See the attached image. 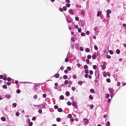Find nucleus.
Here are the masks:
<instances>
[{
  "label": "nucleus",
  "instance_id": "obj_1",
  "mask_svg": "<svg viewBox=\"0 0 126 126\" xmlns=\"http://www.w3.org/2000/svg\"><path fill=\"white\" fill-rule=\"evenodd\" d=\"M95 75L96 77V78L97 79H99V73L98 70H95Z\"/></svg>",
  "mask_w": 126,
  "mask_h": 126
},
{
  "label": "nucleus",
  "instance_id": "obj_2",
  "mask_svg": "<svg viewBox=\"0 0 126 126\" xmlns=\"http://www.w3.org/2000/svg\"><path fill=\"white\" fill-rule=\"evenodd\" d=\"M106 62H105L103 63V64L101 66L102 70H103L106 68Z\"/></svg>",
  "mask_w": 126,
  "mask_h": 126
},
{
  "label": "nucleus",
  "instance_id": "obj_3",
  "mask_svg": "<svg viewBox=\"0 0 126 126\" xmlns=\"http://www.w3.org/2000/svg\"><path fill=\"white\" fill-rule=\"evenodd\" d=\"M72 105L76 109H77L78 108V107L77 105V103L76 102L74 101H73L72 103Z\"/></svg>",
  "mask_w": 126,
  "mask_h": 126
},
{
  "label": "nucleus",
  "instance_id": "obj_4",
  "mask_svg": "<svg viewBox=\"0 0 126 126\" xmlns=\"http://www.w3.org/2000/svg\"><path fill=\"white\" fill-rule=\"evenodd\" d=\"M66 19L67 21V22L68 23H70L71 22V18L70 17L69 15L68 16L66 17Z\"/></svg>",
  "mask_w": 126,
  "mask_h": 126
},
{
  "label": "nucleus",
  "instance_id": "obj_5",
  "mask_svg": "<svg viewBox=\"0 0 126 126\" xmlns=\"http://www.w3.org/2000/svg\"><path fill=\"white\" fill-rule=\"evenodd\" d=\"M73 56V54L72 53H70V51L68 52L67 55V57H68V58H72Z\"/></svg>",
  "mask_w": 126,
  "mask_h": 126
},
{
  "label": "nucleus",
  "instance_id": "obj_6",
  "mask_svg": "<svg viewBox=\"0 0 126 126\" xmlns=\"http://www.w3.org/2000/svg\"><path fill=\"white\" fill-rule=\"evenodd\" d=\"M81 26L82 27H83L85 24V22L83 20H82L80 22Z\"/></svg>",
  "mask_w": 126,
  "mask_h": 126
},
{
  "label": "nucleus",
  "instance_id": "obj_7",
  "mask_svg": "<svg viewBox=\"0 0 126 126\" xmlns=\"http://www.w3.org/2000/svg\"><path fill=\"white\" fill-rule=\"evenodd\" d=\"M59 74L58 73H56L53 76V77H55L56 78H58L59 76Z\"/></svg>",
  "mask_w": 126,
  "mask_h": 126
},
{
  "label": "nucleus",
  "instance_id": "obj_8",
  "mask_svg": "<svg viewBox=\"0 0 126 126\" xmlns=\"http://www.w3.org/2000/svg\"><path fill=\"white\" fill-rule=\"evenodd\" d=\"M83 120L84 122L86 124H88L89 123V120L86 118L84 119Z\"/></svg>",
  "mask_w": 126,
  "mask_h": 126
},
{
  "label": "nucleus",
  "instance_id": "obj_9",
  "mask_svg": "<svg viewBox=\"0 0 126 126\" xmlns=\"http://www.w3.org/2000/svg\"><path fill=\"white\" fill-rule=\"evenodd\" d=\"M94 31H95L96 33L98 32L99 30L96 27H95L94 28Z\"/></svg>",
  "mask_w": 126,
  "mask_h": 126
},
{
  "label": "nucleus",
  "instance_id": "obj_10",
  "mask_svg": "<svg viewBox=\"0 0 126 126\" xmlns=\"http://www.w3.org/2000/svg\"><path fill=\"white\" fill-rule=\"evenodd\" d=\"M97 57V55L96 54H93L92 56V58L93 59H95Z\"/></svg>",
  "mask_w": 126,
  "mask_h": 126
},
{
  "label": "nucleus",
  "instance_id": "obj_11",
  "mask_svg": "<svg viewBox=\"0 0 126 126\" xmlns=\"http://www.w3.org/2000/svg\"><path fill=\"white\" fill-rule=\"evenodd\" d=\"M79 43L76 44L75 45V48L77 49H78L79 48Z\"/></svg>",
  "mask_w": 126,
  "mask_h": 126
},
{
  "label": "nucleus",
  "instance_id": "obj_12",
  "mask_svg": "<svg viewBox=\"0 0 126 126\" xmlns=\"http://www.w3.org/2000/svg\"><path fill=\"white\" fill-rule=\"evenodd\" d=\"M69 13L71 15H73V12L72 10L71 9H70L68 11Z\"/></svg>",
  "mask_w": 126,
  "mask_h": 126
},
{
  "label": "nucleus",
  "instance_id": "obj_13",
  "mask_svg": "<svg viewBox=\"0 0 126 126\" xmlns=\"http://www.w3.org/2000/svg\"><path fill=\"white\" fill-rule=\"evenodd\" d=\"M84 10H82L81 12V15L83 16V17L84 16Z\"/></svg>",
  "mask_w": 126,
  "mask_h": 126
},
{
  "label": "nucleus",
  "instance_id": "obj_14",
  "mask_svg": "<svg viewBox=\"0 0 126 126\" xmlns=\"http://www.w3.org/2000/svg\"><path fill=\"white\" fill-rule=\"evenodd\" d=\"M45 105L44 104H42L39 105V107H40V108H42L45 107Z\"/></svg>",
  "mask_w": 126,
  "mask_h": 126
},
{
  "label": "nucleus",
  "instance_id": "obj_15",
  "mask_svg": "<svg viewBox=\"0 0 126 126\" xmlns=\"http://www.w3.org/2000/svg\"><path fill=\"white\" fill-rule=\"evenodd\" d=\"M58 111L59 112H63V111L62 108H58Z\"/></svg>",
  "mask_w": 126,
  "mask_h": 126
},
{
  "label": "nucleus",
  "instance_id": "obj_16",
  "mask_svg": "<svg viewBox=\"0 0 126 126\" xmlns=\"http://www.w3.org/2000/svg\"><path fill=\"white\" fill-rule=\"evenodd\" d=\"M65 94L67 96H68L70 95V93L68 91H66L65 92Z\"/></svg>",
  "mask_w": 126,
  "mask_h": 126
},
{
  "label": "nucleus",
  "instance_id": "obj_17",
  "mask_svg": "<svg viewBox=\"0 0 126 126\" xmlns=\"http://www.w3.org/2000/svg\"><path fill=\"white\" fill-rule=\"evenodd\" d=\"M5 97L9 99L11 97V96L9 94H7L5 96Z\"/></svg>",
  "mask_w": 126,
  "mask_h": 126
},
{
  "label": "nucleus",
  "instance_id": "obj_18",
  "mask_svg": "<svg viewBox=\"0 0 126 126\" xmlns=\"http://www.w3.org/2000/svg\"><path fill=\"white\" fill-rule=\"evenodd\" d=\"M90 93H94V90L93 89H91L90 90Z\"/></svg>",
  "mask_w": 126,
  "mask_h": 126
},
{
  "label": "nucleus",
  "instance_id": "obj_19",
  "mask_svg": "<svg viewBox=\"0 0 126 126\" xmlns=\"http://www.w3.org/2000/svg\"><path fill=\"white\" fill-rule=\"evenodd\" d=\"M1 120L2 121H5L6 120V118L4 117H2L1 118Z\"/></svg>",
  "mask_w": 126,
  "mask_h": 126
},
{
  "label": "nucleus",
  "instance_id": "obj_20",
  "mask_svg": "<svg viewBox=\"0 0 126 126\" xmlns=\"http://www.w3.org/2000/svg\"><path fill=\"white\" fill-rule=\"evenodd\" d=\"M101 12L99 11L97 12V16L99 17L101 15Z\"/></svg>",
  "mask_w": 126,
  "mask_h": 126
},
{
  "label": "nucleus",
  "instance_id": "obj_21",
  "mask_svg": "<svg viewBox=\"0 0 126 126\" xmlns=\"http://www.w3.org/2000/svg\"><path fill=\"white\" fill-rule=\"evenodd\" d=\"M60 99L61 100H63L64 99L63 96L62 95H61L60 96Z\"/></svg>",
  "mask_w": 126,
  "mask_h": 126
},
{
  "label": "nucleus",
  "instance_id": "obj_22",
  "mask_svg": "<svg viewBox=\"0 0 126 126\" xmlns=\"http://www.w3.org/2000/svg\"><path fill=\"white\" fill-rule=\"evenodd\" d=\"M67 56V57L65 58V62H68L69 61V58Z\"/></svg>",
  "mask_w": 126,
  "mask_h": 126
},
{
  "label": "nucleus",
  "instance_id": "obj_23",
  "mask_svg": "<svg viewBox=\"0 0 126 126\" xmlns=\"http://www.w3.org/2000/svg\"><path fill=\"white\" fill-rule=\"evenodd\" d=\"M116 53L118 54H119L120 53V50L119 49H117L116 50Z\"/></svg>",
  "mask_w": 126,
  "mask_h": 126
},
{
  "label": "nucleus",
  "instance_id": "obj_24",
  "mask_svg": "<svg viewBox=\"0 0 126 126\" xmlns=\"http://www.w3.org/2000/svg\"><path fill=\"white\" fill-rule=\"evenodd\" d=\"M113 94V93L112 92L111 93H110V96L111 98V99H112V98L113 96L115 94Z\"/></svg>",
  "mask_w": 126,
  "mask_h": 126
},
{
  "label": "nucleus",
  "instance_id": "obj_25",
  "mask_svg": "<svg viewBox=\"0 0 126 126\" xmlns=\"http://www.w3.org/2000/svg\"><path fill=\"white\" fill-rule=\"evenodd\" d=\"M106 12L107 13L110 14L111 13V11L110 10L108 9L107 10Z\"/></svg>",
  "mask_w": 126,
  "mask_h": 126
},
{
  "label": "nucleus",
  "instance_id": "obj_26",
  "mask_svg": "<svg viewBox=\"0 0 126 126\" xmlns=\"http://www.w3.org/2000/svg\"><path fill=\"white\" fill-rule=\"evenodd\" d=\"M110 96L109 94L108 93H107L106 94V98H108Z\"/></svg>",
  "mask_w": 126,
  "mask_h": 126
},
{
  "label": "nucleus",
  "instance_id": "obj_27",
  "mask_svg": "<svg viewBox=\"0 0 126 126\" xmlns=\"http://www.w3.org/2000/svg\"><path fill=\"white\" fill-rule=\"evenodd\" d=\"M89 99L91 100H93V97L92 95H90L89 96Z\"/></svg>",
  "mask_w": 126,
  "mask_h": 126
},
{
  "label": "nucleus",
  "instance_id": "obj_28",
  "mask_svg": "<svg viewBox=\"0 0 126 126\" xmlns=\"http://www.w3.org/2000/svg\"><path fill=\"white\" fill-rule=\"evenodd\" d=\"M56 121L58 122H60L61 121V119L59 117L57 118L56 119Z\"/></svg>",
  "mask_w": 126,
  "mask_h": 126
},
{
  "label": "nucleus",
  "instance_id": "obj_29",
  "mask_svg": "<svg viewBox=\"0 0 126 126\" xmlns=\"http://www.w3.org/2000/svg\"><path fill=\"white\" fill-rule=\"evenodd\" d=\"M68 77L66 75H64L63 76V78L64 79H67Z\"/></svg>",
  "mask_w": 126,
  "mask_h": 126
},
{
  "label": "nucleus",
  "instance_id": "obj_30",
  "mask_svg": "<svg viewBox=\"0 0 126 126\" xmlns=\"http://www.w3.org/2000/svg\"><path fill=\"white\" fill-rule=\"evenodd\" d=\"M82 82L83 81H79L78 82V83L79 85H81L82 84Z\"/></svg>",
  "mask_w": 126,
  "mask_h": 126
},
{
  "label": "nucleus",
  "instance_id": "obj_31",
  "mask_svg": "<svg viewBox=\"0 0 126 126\" xmlns=\"http://www.w3.org/2000/svg\"><path fill=\"white\" fill-rule=\"evenodd\" d=\"M85 51L87 52H90V50L88 48H86L85 49Z\"/></svg>",
  "mask_w": 126,
  "mask_h": 126
},
{
  "label": "nucleus",
  "instance_id": "obj_32",
  "mask_svg": "<svg viewBox=\"0 0 126 126\" xmlns=\"http://www.w3.org/2000/svg\"><path fill=\"white\" fill-rule=\"evenodd\" d=\"M83 67L84 69H86L88 68V66L87 65H85Z\"/></svg>",
  "mask_w": 126,
  "mask_h": 126
},
{
  "label": "nucleus",
  "instance_id": "obj_33",
  "mask_svg": "<svg viewBox=\"0 0 126 126\" xmlns=\"http://www.w3.org/2000/svg\"><path fill=\"white\" fill-rule=\"evenodd\" d=\"M2 87L5 89H6L7 88V87L6 84L4 85H3Z\"/></svg>",
  "mask_w": 126,
  "mask_h": 126
},
{
  "label": "nucleus",
  "instance_id": "obj_34",
  "mask_svg": "<svg viewBox=\"0 0 126 126\" xmlns=\"http://www.w3.org/2000/svg\"><path fill=\"white\" fill-rule=\"evenodd\" d=\"M107 126H110V123L109 121H108L106 123Z\"/></svg>",
  "mask_w": 126,
  "mask_h": 126
},
{
  "label": "nucleus",
  "instance_id": "obj_35",
  "mask_svg": "<svg viewBox=\"0 0 126 126\" xmlns=\"http://www.w3.org/2000/svg\"><path fill=\"white\" fill-rule=\"evenodd\" d=\"M73 78L74 79H76L77 78V77L75 75H73Z\"/></svg>",
  "mask_w": 126,
  "mask_h": 126
},
{
  "label": "nucleus",
  "instance_id": "obj_36",
  "mask_svg": "<svg viewBox=\"0 0 126 126\" xmlns=\"http://www.w3.org/2000/svg\"><path fill=\"white\" fill-rule=\"evenodd\" d=\"M64 83L66 85H67L68 83V81L67 80H66L64 82Z\"/></svg>",
  "mask_w": 126,
  "mask_h": 126
},
{
  "label": "nucleus",
  "instance_id": "obj_37",
  "mask_svg": "<svg viewBox=\"0 0 126 126\" xmlns=\"http://www.w3.org/2000/svg\"><path fill=\"white\" fill-rule=\"evenodd\" d=\"M64 84H62L59 85L58 87V88H61L62 87H64Z\"/></svg>",
  "mask_w": 126,
  "mask_h": 126
},
{
  "label": "nucleus",
  "instance_id": "obj_38",
  "mask_svg": "<svg viewBox=\"0 0 126 126\" xmlns=\"http://www.w3.org/2000/svg\"><path fill=\"white\" fill-rule=\"evenodd\" d=\"M99 79H95L94 80V82L97 83L98 81H99Z\"/></svg>",
  "mask_w": 126,
  "mask_h": 126
},
{
  "label": "nucleus",
  "instance_id": "obj_39",
  "mask_svg": "<svg viewBox=\"0 0 126 126\" xmlns=\"http://www.w3.org/2000/svg\"><path fill=\"white\" fill-rule=\"evenodd\" d=\"M106 81L108 83H110V79L107 78L106 80Z\"/></svg>",
  "mask_w": 126,
  "mask_h": 126
},
{
  "label": "nucleus",
  "instance_id": "obj_40",
  "mask_svg": "<svg viewBox=\"0 0 126 126\" xmlns=\"http://www.w3.org/2000/svg\"><path fill=\"white\" fill-rule=\"evenodd\" d=\"M94 49H95L96 50H98V47L96 45H94Z\"/></svg>",
  "mask_w": 126,
  "mask_h": 126
},
{
  "label": "nucleus",
  "instance_id": "obj_41",
  "mask_svg": "<svg viewBox=\"0 0 126 126\" xmlns=\"http://www.w3.org/2000/svg\"><path fill=\"white\" fill-rule=\"evenodd\" d=\"M68 118H71L72 117V115L71 114H69L68 115Z\"/></svg>",
  "mask_w": 126,
  "mask_h": 126
},
{
  "label": "nucleus",
  "instance_id": "obj_42",
  "mask_svg": "<svg viewBox=\"0 0 126 126\" xmlns=\"http://www.w3.org/2000/svg\"><path fill=\"white\" fill-rule=\"evenodd\" d=\"M12 79L11 78L8 77L7 78V80L9 81H11Z\"/></svg>",
  "mask_w": 126,
  "mask_h": 126
},
{
  "label": "nucleus",
  "instance_id": "obj_43",
  "mask_svg": "<svg viewBox=\"0 0 126 126\" xmlns=\"http://www.w3.org/2000/svg\"><path fill=\"white\" fill-rule=\"evenodd\" d=\"M109 52L110 54H113V51L111 50H110L109 51Z\"/></svg>",
  "mask_w": 126,
  "mask_h": 126
},
{
  "label": "nucleus",
  "instance_id": "obj_44",
  "mask_svg": "<svg viewBox=\"0 0 126 126\" xmlns=\"http://www.w3.org/2000/svg\"><path fill=\"white\" fill-rule=\"evenodd\" d=\"M33 123L32 122H30L29 124V126H32L33 125Z\"/></svg>",
  "mask_w": 126,
  "mask_h": 126
},
{
  "label": "nucleus",
  "instance_id": "obj_45",
  "mask_svg": "<svg viewBox=\"0 0 126 126\" xmlns=\"http://www.w3.org/2000/svg\"><path fill=\"white\" fill-rule=\"evenodd\" d=\"M66 6L67 7H69L70 6V3H67L66 4Z\"/></svg>",
  "mask_w": 126,
  "mask_h": 126
},
{
  "label": "nucleus",
  "instance_id": "obj_46",
  "mask_svg": "<svg viewBox=\"0 0 126 126\" xmlns=\"http://www.w3.org/2000/svg\"><path fill=\"white\" fill-rule=\"evenodd\" d=\"M87 58L88 59H90L91 58V56L90 55H88L87 56Z\"/></svg>",
  "mask_w": 126,
  "mask_h": 126
},
{
  "label": "nucleus",
  "instance_id": "obj_47",
  "mask_svg": "<svg viewBox=\"0 0 126 126\" xmlns=\"http://www.w3.org/2000/svg\"><path fill=\"white\" fill-rule=\"evenodd\" d=\"M63 10L65 11H66V10H67V8L65 6H63Z\"/></svg>",
  "mask_w": 126,
  "mask_h": 126
},
{
  "label": "nucleus",
  "instance_id": "obj_48",
  "mask_svg": "<svg viewBox=\"0 0 126 126\" xmlns=\"http://www.w3.org/2000/svg\"><path fill=\"white\" fill-rule=\"evenodd\" d=\"M75 19L76 21H78L79 20V18L78 16H76L75 17Z\"/></svg>",
  "mask_w": 126,
  "mask_h": 126
},
{
  "label": "nucleus",
  "instance_id": "obj_49",
  "mask_svg": "<svg viewBox=\"0 0 126 126\" xmlns=\"http://www.w3.org/2000/svg\"><path fill=\"white\" fill-rule=\"evenodd\" d=\"M93 68L94 69H96L97 68V66L96 65H94L93 66Z\"/></svg>",
  "mask_w": 126,
  "mask_h": 126
},
{
  "label": "nucleus",
  "instance_id": "obj_50",
  "mask_svg": "<svg viewBox=\"0 0 126 126\" xmlns=\"http://www.w3.org/2000/svg\"><path fill=\"white\" fill-rule=\"evenodd\" d=\"M94 107V105H91L90 106V108L91 109H92Z\"/></svg>",
  "mask_w": 126,
  "mask_h": 126
},
{
  "label": "nucleus",
  "instance_id": "obj_51",
  "mask_svg": "<svg viewBox=\"0 0 126 126\" xmlns=\"http://www.w3.org/2000/svg\"><path fill=\"white\" fill-rule=\"evenodd\" d=\"M54 108L55 109H58V106L57 105H55L54 106Z\"/></svg>",
  "mask_w": 126,
  "mask_h": 126
},
{
  "label": "nucleus",
  "instance_id": "obj_52",
  "mask_svg": "<svg viewBox=\"0 0 126 126\" xmlns=\"http://www.w3.org/2000/svg\"><path fill=\"white\" fill-rule=\"evenodd\" d=\"M110 14L107 13L106 14L107 17V19H109V17L110 16Z\"/></svg>",
  "mask_w": 126,
  "mask_h": 126
},
{
  "label": "nucleus",
  "instance_id": "obj_53",
  "mask_svg": "<svg viewBox=\"0 0 126 126\" xmlns=\"http://www.w3.org/2000/svg\"><path fill=\"white\" fill-rule=\"evenodd\" d=\"M16 92L17 94H19L20 92V91L19 89H18L16 90Z\"/></svg>",
  "mask_w": 126,
  "mask_h": 126
},
{
  "label": "nucleus",
  "instance_id": "obj_54",
  "mask_svg": "<svg viewBox=\"0 0 126 126\" xmlns=\"http://www.w3.org/2000/svg\"><path fill=\"white\" fill-rule=\"evenodd\" d=\"M81 36H84L85 35V34L84 32H82L81 34Z\"/></svg>",
  "mask_w": 126,
  "mask_h": 126
},
{
  "label": "nucleus",
  "instance_id": "obj_55",
  "mask_svg": "<svg viewBox=\"0 0 126 126\" xmlns=\"http://www.w3.org/2000/svg\"><path fill=\"white\" fill-rule=\"evenodd\" d=\"M86 61L87 63L89 64V63L90 61L88 59H86Z\"/></svg>",
  "mask_w": 126,
  "mask_h": 126
},
{
  "label": "nucleus",
  "instance_id": "obj_56",
  "mask_svg": "<svg viewBox=\"0 0 126 126\" xmlns=\"http://www.w3.org/2000/svg\"><path fill=\"white\" fill-rule=\"evenodd\" d=\"M71 103L69 101H68L67 102V104L68 106L71 105Z\"/></svg>",
  "mask_w": 126,
  "mask_h": 126
},
{
  "label": "nucleus",
  "instance_id": "obj_57",
  "mask_svg": "<svg viewBox=\"0 0 126 126\" xmlns=\"http://www.w3.org/2000/svg\"><path fill=\"white\" fill-rule=\"evenodd\" d=\"M7 75H6V76H4L3 78V80H7Z\"/></svg>",
  "mask_w": 126,
  "mask_h": 126
},
{
  "label": "nucleus",
  "instance_id": "obj_58",
  "mask_svg": "<svg viewBox=\"0 0 126 126\" xmlns=\"http://www.w3.org/2000/svg\"><path fill=\"white\" fill-rule=\"evenodd\" d=\"M76 7L78 8H81V5H79L78 4L77 5H76Z\"/></svg>",
  "mask_w": 126,
  "mask_h": 126
},
{
  "label": "nucleus",
  "instance_id": "obj_59",
  "mask_svg": "<svg viewBox=\"0 0 126 126\" xmlns=\"http://www.w3.org/2000/svg\"><path fill=\"white\" fill-rule=\"evenodd\" d=\"M12 105L14 107H16L17 106V104L16 103H14Z\"/></svg>",
  "mask_w": 126,
  "mask_h": 126
},
{
  "label": "nucleus",
  "instance_id": "obj_60",
  "mask_svg": "<svg viewBox=\"0 0 126 126\" xmlns=\"http://www.w3.org/2000/svg\"><path fill=\"white\" fill-rule=\"evenodd\" d=\"M16 115L17 116H18L19 115V113L18 112H17L16 113Z\"/></svg>",
  "mask_w": 126,
  "mask_h": 126
},
{
  "label": "nucleus",
  "instance_id": "obj_61",
  "mask_svg": "<svg viewBox=\"0 0 126 126\" xmlns=\"http://www.w3.org/2000/svg\"><path fill=\"white\" fill-rule=\"evenodd\" d=\"M85 72L86 74H87L89 73V71L88 69H86L85 71Z\"/></svg>",
  "mask_w": 126,
  "mask_h": 126
},
{
  "label": "nucleus",
  "instance_id": "obj_62",
  "mask_svg": "<svg viewBox=\"0 0 126 126\" xmlns=\"http://www.w3.org/2000/svg\"><path fill=\"white\" fill-rule=\"evenodd\" d=\"M67 70L69 71H70L71 70V67L70 66H68L67 67Z\"/></svg>",
  "mask_w": 126,
  "mask_h": 126
},
{
  "label": "nucleus",
  "instance_id": "obj_63",
  "mask_svg": "<svg viewBox=\"0 0 126 126\" xmlns=\"http://www.w3.org/2000/svg\"><path fill=\"white\" fill-rule=\"evenodd\" d=\"M93 71L91 70L89 71V74L90 75H92L93 74Z\"/></svg>",
  "mask_w": 126,
  "mask_h": 126
},
{
  "label": "nucleus",
  "instance_id": "obj_64",
  "mask_svg": "<svg viewBox=\"0 0 126 126\" xmlns=\"http://www.w3.org/2000/svg\"><path fill=\"white\" fill-rule=\"evenodd\" d=\"M76 90V88L74 87H73L72 88V90L73 91H75Z\"/></svg>",
  "mask_w": 126,
  "mask_h": 126
}]
</instances>
